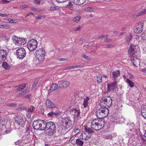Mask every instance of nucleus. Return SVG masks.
<instances>
[{
    "label": "nucleus",
    "instance_id": "20e7f679",
    "mask_svg": "<svg viewBox=\"0 0 146 146\" xmlns=\"http://www.w3.org/2000/svg\"><path fill=\"white\" fill-rule=\"evenodd\" d=\"M101 107V108L98 109L96 112L97 117L99 119L106 117L108 115L109 112L108 108Z\"/></svg>",
    "mask_w": 146,
    "mask_h": 146
},
{
    "label": "nucleus",
    "instance_id": "39448f33",
    "mask_svg": "<svg viewBox=\"0 0 146 146\" xmlns=\"http://www.w3.org/2000/svg\"><path fill=\"white\" fill-rule=\"evenodd\" d=\"M46 123V121L43 120L38 119L35 120L33 123V126L35 130H40L42 129V123L43 124Z\"/></svg>",
    "mask_w": 146,
    "mask_h": 146
},
{
    "label": "nucleus",
    "instance_id": "c9c22d12",
    "mask_svg": "<svg viewBox=\"0 0 146 146\" xmlns=\"http://www.w3.org/2000/svg\"><path fill=\"white\" fill-rule=\"evenodd\" d=\"M146 13V9L143 10L138 13V16L142 15Z\"/></svg>",
    "mask_w": 146,
    "mask_h": 146
},
{
    "label": "nucleus",
    "instance_id": "bf43d9fd",
    "mask_svg": "<svg viewBox=\"0 0 146 146\" xmlns=\"http://www.w3.org/2000/svg\"><path fill=\"white\" fill-rule=\"evenodd\" d=\"M106 46L107 48H111V47H113V45L112 44H106Z\"/></svg>",
    "mask_w": 146,
    "mask_h": 146
},
{
    "label": "nucleus",
    "instance_id": "412c9836",
    "mask_svg": "<svg viewBox=\"0 0 146 146\" xmlns=\"http://www.w3.org/2000/svg\"><path fill=\"white\" fill-rule=\"evenodd\" d=\"M58 84H57L56 83L53 84L50 87V89L48 91L49 93H50L56 90L57 88H58Z\"/></svg>",
    "mask_w": 146,
    "mask_h": 146
},
{
    "label": "nucleus",
    "instance_id": "4c0bfd02",
    "mask_svg": "<svg viewBox=\"0 0 146 146\" xmlns=\"http://www.w3.org/2000/svg\"><path fill=\"white\" fill-rule=\"evenodd\" d=\"M104 137L106 139H112V136L111 135L109 134H106L104 136Z\"/></svg>",
    "mask_w": 146,
    "mask_h": 146
},
{
    "label": "nucleus",
    "instance_id": "4468645a",
    "mask_svg": "<svg viewBox=\"0 0 146 146\" xmlns=\"http://www.w3.org/2000/svg\"><path fill=\"white\" fill-rule=\"evenodd\" d=\"M15 120L16 123L20 126H22L25 123L23 119L21 116H17L15 117Z\"/></svg>",
    "mask_w": 146,
    "mask_h": 146
},
{
    "label": "nucleus",
    "instance_id": "7ed1b4c3",
    "mask_svg": "<svg viewBox=\"0 0 146 146\" xmlns=\"http://www.w3.org/2000/svg\"><path fill=\"white\" fill-rule=\"evenodd\" d=\"M112 102L111 98L109 96H106L102 99L100 103V105L101 107L103 108H109L111 106Z\"/></svg>",
    "mask_w": 146,
    "mask_h": 146
},
{
    "label": "nucleus",
    "instance_id": "b1692460",
    "mask_svg": "<svg viewBox=\"0 0 146 146\" xmlns=\"http://www.w3.org/2000/svg\"><path fill=\"white\" fill-rule=\"evenodd\" d=\"M47 131H46V135L49 136L53 135L56 132V130H48Z\"/></svg>",
    "mask_w": 146,
    "mask_h": 146
},
{
    "label": "nucleus",
    "instance_id": "2f4dec72",
    "mask_svg": "<svg viewBox=\"0 0 146 146\" xmlns=\"http://www.w3.org/2000/svg\"><path fill=\"white\" fill-rule=\"evenodd\" d=\"M26 85L25 84H23L19 86V88L17 90L19 91H21L26 87Z\"/></svg>",
    "mask_w": 146,
    "mask_h": 146
},
{
    "label": "nucleus",
    "instance_id": "0e129e2a",
    "mask_svg": "<svg viewBox=\"0 0 146 146\" xmlns=\"http://www.w3.org/2000/svg\"><path fill=\"white\" fill-rule=\"evenodd\" d=\"M31 15H33V13L32 12H31L30 13H28L27 14V16H30Z\"/></svg>",
    "mask_w": 146,
    "mask_h": 146
},
{
    "label": "nucleus",
    "instance_id": "e433bc0d",
    "mask_svg": "<svg viewBox=\"0 0 146 146\" xmlns=\"http://www.w3.org/2000/svg\"><path fill=\"white\" fill-rule=\"evenodd\" d=\"M97 82L98 83H101L102 82V76L101 75H99L98 77H97Z\"/></svg>",
    "mask_w": 146,
    "mask_h": 146
},
{
    "label": "nucleus",
    "instance_id": "f704fd0d",
    "mask_svg": "<svg viewBox=\"0 0 146 146\" xmlns=\"http://www.w3.org/2000/svg\"><path fill=\"white\" fill-rule=\"evenodd\" d=\"M58 8V7L53 5L50 7V9L51 11H54L57 9Z\"/></svg>",
    "mask_w": 146,
    "mask_h": 146
},
{
    "label": "nucleus",
    "instance_id": "9d476101",
    "mask_svg": "<svg viewBox=\"0 0 146 146\" xmlns=\"http://www.w3.org/2000/svg\"><path fill=\"white\" fill-rule=\"evenodd\" d=\"M63 126H64L66 128H68L70 127L71 125L72 122L70 120V117H65L62 120Z\"/></svg>",
    "mask_w": 146,
    "mask_h": 146
},
{
    "label": "nucleus",
    "instance_id": "c03bdc74",
    "mask_svg": "<svg viewBox=\"0 0 146 146\" xmlns=\"http://www.w3.org/2000/svg\"><path fill=\"white\" fill-rule=\"evenodd\" d=\"M35 109V108L33 106H31L30 109V111L31 112H33V111Z\"/></svg>",
    "mask_w": 146,
    "mask_h": 146
},
{
    "label": "nucleus",
    "instance_id": "a878e982",
    "mask_svg": "<svg viewBox=\"0 0 146 146\" xmlns=\"http://www.w3.org/2000/svg\"><path fill=\"white\" fill-rule=\"evenodd\" d=\"M76 144L78 146H82L84 144V142L79 139H78L76 140Z\"/></svg>",
    "mask_w": 146,
    "mask_h": 146
},
{
    "label": "nucleus",
    "instance_id": "f03ea898",
    "mask_svg": "<svg viewBox=\"0 0 146 146\" xmlns=\"http://www.w3.org/2000/svg\"><path fill=\"white\" fill-rule=\"evenodd\" d=\"M105 124L104 120L96 119L92 121L91 127V128L94 130L98 131L102 129Z\"/></svg>",
    "mask_w": 146,
    "mask_h": 146
},
{
    "label": "nucleus",
    "instance_id": "680f3d73",
    "mask_svg": "<svg viewBox=\"0 0 146 146\" xmlns=\"http://www.w3.org/2000/svg\"><path fill=\"white\" fill-rule=\"evenodd\" d=\"M31 96V95L29 94H28V95L27 96H25V98H28L29 99H30L31 98L30 97Z\"/></svg>",
    "mask_w": 146,
    "mask_h": 146
},
{
    "label": "nucleus",
    "instance_id": "f3484780",
    "mask_svg": "<svg viewBox=\"0 0 146 146\" xmlns=\"http://www.w3.org/2000/svg\"><path fill=\"white\" fill-rule=\"evenodd\" d=\"M46 107L51 109L56 106L52 102L49 100L47 99L46 101Z\"/></svg>",
    "mask_w": 146,
    "mask_h": 146
},
{
    "label": "nucleus",
    "instance_id": "393cba45",
    "mask_svg": "<svg viewBox=\"0 0 146 146\" xmlns=\"http://www.w3.org/2000/svg\"><path fill=\"white\" fill-rule=\"evenodd\" d=\"M133 37V36L130 33L127 35L125 38L127 42H130Z\"/></svg>",
    "mask_w": 146,
    "mask_h": 146
},
{
    "label": "nucleus",
    "instance_id": "6e6552de",
    "mask_svg": "<svg viewBox=\"0 0 146 146\" xmlns=\"http://www.w3.org/2000/svg\"><path fill=\"white\" fill-rule=\"evenodd\" d=\"M46 129L48 130H56L55 125L54 123L51 121L46 122L43 124L42 129H40V131H43Z\"/></svg>",
    "mask_w": 146,
    "mask_h": 146
},
{
    "label": "nucleus",
    "instance_id": "ddd939ff",
    "mask_svg": "<svg viewBox=\"0 0 146 146\" xmlns=\"http://www.w3.org/2000/svg\"><path fill=\"white\" fill-rule=\"evenodd\" d=\"M70 113L72 115H74V119L77 120L79 116L80 112L79 109L74 108L71 111Z\"/></svg>",
    "mask_w": 146,
    "mask_h": 146
},
{
    "label": "nucleus",
    "instance_id": "a19ab883",
    "mask_svg": "<svg viewBox=\"0 0 146 146\" xmlns=\"http://www.w3.org/2000/svg\"><path fill=\"white\" fill-rule=\"evenodd\" d=\"M10 27V26L6 24H3V29H7Z\"/></svg>",
    "mask_w": 146,
    "mask_h": 146
},
{
    "label": "nucleus",
    "instance_id": "ea45409f",
    "mask_svg": "<svg viewBox=\"0 0 146 146\" xmlns=\"http://www.w3.org/2000/svg\"><path fill=\"white\" fill-rule=\"evenodd\" d=\"M93 8L91 7H88L85 8V10L87 11H92Z\"/></svg>",
    "mask_w": 146,
    "mask_h": 146
},
{
    "label": "nucleus",
    "instance_id": "aec40b11",
    "mask_svg": "<svg viewBox=\"0 0 146 146\" xmlns=\"http://www.w3.org/2000/svg\"><path fill=\"white\" fill-rule=\"evenodd\" d=\"M27 42V38H19L18 43H16V45L19 46L22 45H23Z\"/></svg>",
    "mask_w": 146,
    "mask_h": 146
},
{
    "label": "nucleus",
    "instance_id": "4be33fe9",
    "mask_svg": "<svg viewBox=\"0 0 146 146\" xmlns=\"http://www.w3.org/2000/svg\"><path fill=\"white\" fill-rule=\"evenodd\" d=\"M60 113H54L53 112H50L48 114V116L49 117H58L60 115Z\"/></svg>",
    "mask_w": 146,
    "mask_h": 146
},
{
    "label": "nucleus",
    "instance_id": "5fc2aeb1",
    "mask_svg": "<svg viewBox=\"0 0 146 146\" xmlns=\"http://www.w3.org/2000/svg\"><path fill=\"white\" fill-rule=\"evenodd\" d=\"M105 42H110L111 41V40L109 38H106L104 39Z\"/></svg>",
    "mask_w": 146,
    "mask_h": 146
},
{
    "label": "nucleus",
    "instance_id": "dca6fc26",
    "mask_svg": "<svg viewBox=\"0 0 146 146\" xmlns=\"http://www.w3.org/2000/svg\"><path fill=\"white\" fill-rule=\"evenodd\" d=\"M143 26V24H141V23L137 24V25L135 26V30L136 34L140 33L142 31V27Z\"/></svg>",
    "mask_w": 146,
    "mask_h": 146
},
{
    "label": "nucleus",
    "instance_id": "0eeeda50",
    "mask_svg": "<svg viewBox=\"0 0 146 146\" xmlns=\"http://www.w3.org/2000/svg\"><path fill=\"white\" fill-rule=\"evenodd\" d=\"M38 42L37 41L34 39H32L29 41L27 44L28 49L30 51H33L36 48Z\"/></svg>",
    "mask_w": 146,
    "mask_h": 146
},
{
    "label": "nucleus",
    "instance_id": "37998d69",
    "mask_svg": "<svg viewBox=\"0 0 146 146\" xmlns=\"http://www.w3.org/2000/svg\"><path fill=\"white\" fill-rule=\"evenodd\" d=\"M8 106H9L16 107L17 105L15 103H14L12 104H8Z\"/></svg>",
    "mask_w": 146,
    "mask_h": 146
},
{
    "label": "nucleus",
    "instance_id": "58836bf2",
    "mask_svg": "<svg viewBox=\"0 0 146 146\" xmlns=\"http://www.w3.org/2000/svg\"><path fill=\"white\" fill-rule=\"evenodd\" d=\"M27 90L25 89V90H24L21 93H20L19 94V95L20 96H21L22 95H23L27 93Z\"/></svg>",
    "mask_w": 146,
    "mask_h": 146
},
{
    "label": "nucleus",
    "instance_id": "774afa93",
    "mask_svg": "<svg viewBox=\"0 0 146 146\" xmlns=\"http://www.w3.org/2000/svg\"><path fill=\"white\" fill-rule=\"evenodd\" d=\"M142 70L143 72H144L145 73H146V68H144V69H142Z\"/></svg>",
    "mask_w": 146,
    "mask_h": 146
},
{
    "label": "nucleus",
    "instance_id": "338daca9",
    "mask_svg": "<svg viewBox=\"0 0 146 146\" xmlns=\"http://www.w3.org/2000/svg\"><path fill=\"white\" fill-rule=\"evenodd\" d=\"M31 10L33 11H37V9L34 7H32L31 9Z\"/></svg>",
    "mask_w": 146,
    "mask_h": 146
},
{
    "label": "nucleus",
    "instance_id": "c756f323",
    "mask_svg": "<svg viewBox=\"0 0 146 146\" xmlns=\"http://www.w3.org/2000/svg\"><path fill=\"white\" fill-rule=\"evenodd\" d=\"M82 68V66L80 65H76L74 66H71L67 67V69H71L73 68Z\"/></svg>",
    "mask_w": 146,
    "mask_h": 146
},
{
    "label": "nucleus",
    "instance_id": "69168bd1",
    "mask_svg": "<svg viewBox=\"0 0 146 146\" xmlns=\"http://www.w3.org/2000/svg\"><path fill=\"white\" fill-rule=\"evenodd\" d=\"M42 17L40 15L36 17V19H40Z\"/></svg>",
    "mask_w": 146,
    "mask_h": 146
},
{
    "label": "nucleus",
    "instance_id": "7c9ffc66",
    "mask_svg": "<svg viewBox=\"0 0 146 146\" xmlns=\"http://www.w3.org/2000/svg\"><path fill=\"white\" fill-rule=\"evenodd\" d=\"M126 82L131 87H132L134 86V83L132 81L130 80L129 79L127 78L126 80Z\"/></svg>",
    "mask_w": 146,
    "mask_h": 146
},
{
    "label": "nucleus",
    "instance_id": "2eb2a0df",
    "mask_svg": "<svg viewBox=\"0 0 146 146\" xmlns=\"http://www.w3.org/2000/svg\"><path fill=\"white\" fill-rule=\"evenodd\" d=\"M117 82L116 81H114L113 83L108 84L107 90L108 92H109L111 90H113L116 88Z\"/></svg>",
    "mask_w": 146,
    "mask_h": 146
},
{
    "label": "nucleus",
    "instance_id": "052dcab7",
    "mask_svg": "<svg viewBox=\"0 0 146 146\" xmlns=\"http://www.w3.org/2000/svg\"><path fill=\"white\" fill-rule=\"evenodd\" d=\"M93 44H94L93 42H91L88 44V46H92V45H93Z\"/></svg>",
    "mask_w": 146,
    "mask_h": 146
},
{
    "label": "nucleus",
    "instance_id": "1a4fd4ad",
    "mask_svg": "<svg viewBox=\"0 0 146 146\" xmlns=\"http://www.w3.org/2000/svg\"><path fill=\"white\" fill-rule=\"evenodd\" d=\"M16 53L17 58L20 59H23L26 55L25 50L23 48L18 49L17 50Z\"/></svg>",
    "mask_w": 146,
    "mask_h": 146
},
{
    "label": "nucleus",
    "instance_id": "a18cd8bd",
    "mask_svg": "<svg viewBox=\"0 0 146 146\" xmlns=\"http://www.w3.org/2000/svg\"><path fill=\"white\" fill-rule=\"evenodd\" d=\"M91 134H88L87 135H86V138H85V140H88L91 137Z\"/></svg>",
    "mask_w": 146,
    "mask_h": 146
},
{
    "label": "nucleus",
    "instance_id": "f8f14e48",
    "mask_svg": "<svg viewBox=\"0 0 146 146\" xmlns=\"http://www.w3.org/2000/svg\"><path fill=\"white\" fill-rule=\"evenodd\" d=\"M58 88L60 89L66 88L68 87L70 84L69 81H61L58 83Z\"/></svg>",
    "mask_w": 146,
    "mask_h": 146
},
{
    "label": "nucleus",
    "instance_id": "de8ad7c7",
    "mask_svg": "<svg viewBox=\"0 0 146 146\" xmlns=\"http://www.w3.org/2000/svg\"><path fill=\"white\" fill-rule=\"evenodd\" d=\"M89 98L87 96L84 99V102L88 103V101L89 100Z\"/></svg>",
    "mask_w": 146,
    "mask_h": 146
},
{
    "label": "nucleus",
    "instance_id": "09e8293b",
    "mask_svg": "<svg viewBox=\"0 0 146 146\" xmlns=\"http://www.w3.org/2000/svg\"><path fill=\"white\" fill-rule=\"evenodd\" d=\"M41 0H35L34 3L36 4H39L40 3Z\"/></svg>",
    "mask_w": 146,
    "mask_h": 146
},
{
    "label": "nucleus",
    "instance_id": "49530a36",
    "mask_svg": "<svg viewBox=\"0 0 146 146\" xmlns=\"http://www.w3.org/2000/svg\"><path fill=\"white\" fill-rule=\"evenodd\" d=\"M8 15L7 13H0V16L2 17H6Z\"/></svg>",
    "mask_w": 146,
    "mask_h": 146
},
{
    "label": "nucleus",
    "instance_id": "c85d7f7f",
    "mask_svg": "<svg viewBox=\"0 0 146 146\" xmlns=\"http://www.w3.org/2000/svg\"><path fill=\"white\" fill-rule=\"evenodd\" d=\"M19 38L15 35L13 36L12 38V40L15 45H16V43H18V40H19Z\"/></svg>",
    "mask_w": 146,
    "mask_h": 146
},
{
    "label": "nucleus",
    "instance_id": "cd10ccee",
    "mask_svg": "<svg viewBox=\"0 0 146 146\" xmlns=\"http://www.w3.org/2000/svg\"><path fill=\"white\" fill-rule=\"evenodd\" d=\"M2 66L4 68L6 69H8L9 68L11 67L6 62H3Z\"/></svg>",
    "mask_w": 146,
    "mask_h": 146
},
{
    "label": "nucleus",
    "instance_id": "8fccbe9b",
    "mask_svg": "<svg viewBox=\"0 0 146 146\" xmlns=\"http://www.w3.org/2000/svg\"><path fill=\"white\" fill-rule=\"evenodd\" d=\"M68 0H56V1L58 3H63L67 1Z\"/></svg>",
    "mask_w": 146,
    "mask_h": 146
},
{
    "label": "nucleus",
    "instance_id": "3c124183",
    "mask_svg": "<svg viewBox=\"0 0 146 146\" xmlns=\"http://www.w3.org/2000/svg\"><path fill=\"white\" fill-rule=\"evenodd\" d=\"M38 83V82L37 81L34 82L32 85L33 87V88H35L36 86V85Z\"/></svg>",
    "mask_w": 146,
    "mask_h": 146
},
{
    "label": "nucleus",
    "instance_id": "6e6d98bb",
    "mask_svg": "<svg viewBox=\"0 0 146 146\" xmlns=\"http://www.w3.org/2000/svg\"><path fill=\"white\" fill-rule=\"evenodd\" d=\"M82 57L86 59H88V57L85 54H84L82 56Z\"/></svg>",
    "mask_w": 146,
    "mask_h": 146
},
{
    "label": "nucleus",
    "instance_id": "a211bd4d",
    "mask_svg": "<svg viewBox=\"0 0 146 146\" xmlns=\"http://www.w3.org/2000/svg\"><path fill=\"white\" fill-rule=\"evenodd\" d=\"M141 113L143 117L146 119V105H142Z\"/></svg>",
    "mask_w": 146,
    "mask_h": 146
},
{
    "label": "nucleus",
    "instance_id": "864d4df0",
    "mask_svg": "<svg viewBox=\"0 0 146 146\" xmlns=\"http://www.w3.org/2000/svg\"><path fill=\"white\" fill-rule=\"evenodd\" d=\"M88 103H85L83 102V104L84 106V107L86 108L88 106Z\"/></svg>",
    "mask_w": 146,
    "mask_h": 146
},
{
    "label": "nucleus",
    "instance_id": "13d9d810",
    "mask_svg": "<svg viewBox=\"0 0 146 146\" xmlns=\"http://www.w3.org/2000/svg\"><path fill=\"white\" fill-rule=\"evenodd\" d=\"M1 2L3 3H6L9 2L8 1L6 0H2L1 1Z\"/></svg>",
    "mask_w": 146,
    "mask_h": 146
},
{
    "label": "nucleus",
    "instance_id": "423d86ee",
    "mask_svg": "<svg viewBox=\"0 0 146 146\" xmlns=\"http://www.w3.org/2000/svg\"><path fill=\"white\" fill-rule=\"evenodd\" d=\"M36 57L37 60L39 61H41L43 60L45 54L44 49L39 48L36 51Z\"/></svg>",
    "mask_w": 146,
    "mask_h": 146
},
{
    "label": "nucleus",
    "instance_id": "bb28decb",
    "mask_svg": "<svg viewBox=\"0 0 146 146\" xmlns=\"http://www.w3.org/2000/svg\"><path fill=\"white\" fill-rule=\"evenodd\" d=\"M84 130L86 132L88 133V134H91L94 132V131L91 128L88 127H85Z\"/></svg>",
    "mask_w": 146,
    "mask_h": 146
},
{
    "label": "nucleus",
    "instance_id": "f257e3e1",
    "mask_svg": "<svg viewBox=\"0 0 146 146\" xmlns=\"http://www.w3.org/2000/svg\"><path fill=\"white\" fill-rule=\"evenodd\" d=\"M135 50V46L131 44L129 48L128 53L129 54V57L131 58L130 60L133 65L135 67H137L140 63L139 59L135 56V54L136 52Z\"/></svg>",
    "mask_w": 146,
    "mask_h": 146
},
{
    "label": "nucleus",
    "instance_id": "79ce46f5",
    "mask_svg": "<svg viewBox=\"0 0 146 146\" xmlns=\"http://www.w3.org/2000/svg\"><path fill=\"white\" fill-rule=\"evenodd\" d=\"M69 8H73V5L72 4L71 2H69L68 4L67 5Z\"/></svg>",
    "mask_w": 146,
    "mask_h": 146
},
{
    "label": "nucleus",
    "instance_id": "9b49d317",
    "mask_svg": "<svg viewBox=\"0 0 146 146\" xmlns=\"http://www.w3.org/2000/svg\"><path fill=\"white\" fill-rule=\"evenodd\" d=\"M8 55L6 50L4 49L0 50V62H2L5 60Z\"/></svg>",
    "mask_w": 146,
    "mask_h": 146
},
{
    "label": "nucleus",
    "instance_id": "e2e57ef3",
    "mask_svg": "<svg viewBox=\"0 0 146 146\" xmlns=\"http://www.w3.org/2000/svg\"><path fill=\"white\" fill-rule=\"evenodd\" d=\"M58 60L59 61H64L67 60L65 58H60L58 59Z\"/></svg>",
    "mask_w": 146,
    "mask_h": 146
},
{
    "label": "nucleus",
    "instance_id": "6ab92c4d",
    "mask_svg": "<svg viewBox=\"0 0 146 146\" xmlns=\"http://www.w3.org/2000/svg\"><path fill=\"white\" fill-rule=\"evenodd\" d=\"M120 72L119 70H117L115 72H113L112 73V78L113 80H117L118 78L120 76Z\"/></svg>",
    "mask_w": 146,
    "mask_h": 146
},
{
    "label": "nucleus",
    "instance_id": "473e14b6",
    "mask_svg": "<svg viewBox=\"0 0 146 146\" xmlns=\"http://www.w3.org/2000/svg\"><path fill=\"white\" fill-rule=\"evenodd\" d=\"M51 111L50 112H53L54 113H60L58 109V108L56 106L53 108L51 109Z\"/></svg>",
    "mask_w": 146,
    "mask_h": 146
},
{
    "label": "nucleus",
    "instance_id": "603ef678",
    "mask_svg": "<svg viewBox=\"0 0 146 146\" xmlns=\"http://www.w3.org/2000/svg\"><path fill=\"white\" fill-rule=\"evenodd\" d=\"M8 21H9L10 23H13L15 22V20L14 19H8Z\"/></svg>",
    "mask_w": 146,
    "mask_h": 146
},
{
    "label": "nucleus",
    "instance_id": "5701e85b",
    "mask_svg": "<svg viewBox=\"0 0 146 146\" xmlns=\"http://www.w3.org/2000/svg\"><path fill=\"white\" fill-rule=\"evenodd\" d=\"M73 3L75 4L81 5L84 4L86 1V0H72Z\"/></svg>",
    "mask_w": 146,
    "mask_h": 146
},
{
    "label": "nucleus",
    "instance_id": "72a5a7b5",
    "mask_svg": "<svg viewBox=\"0 0 146 146\" xmlns=\"http://www.w3.org/2000/svg\"><path fill=\"white\" fill-rule=\"evenodd\" d=\"M80 18L81 17L80 16H78L74 18L73 19V21L76 23H77L80 21Z\"/></svg>",
    "mask_w": 146,
    "mask_h": 146
},
{
    "label": "nucleus",
    "instance_id": "4d7b16f0",
    "mask_svg": "<svg viewBox=\"0 0 146 146\" xmlns=\"http://www.w3.org/2000/svg\"><path fill=\"white\" fill-rule=\"evenodd\" d=\"M26 115H27V117L28 118H30V117H31V113H27L26 114Z\"/></svg>",
    "mask_w": 146,
    "mask_h": 146
}]
</instances>
